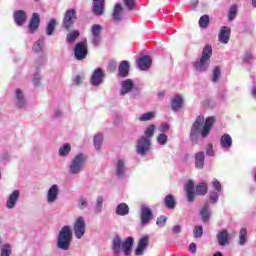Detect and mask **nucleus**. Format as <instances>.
<instances>
[{
    "label": "nucleus",
    "instance_id": "1",
    "mask_svg": "<svg viewBox=\"0 0 256 256\" xmlns=\"http://www.w3.org/2000/svg\"><path fill=\"white\" fill-rule=\"evenodd\" d=\"M214 124L215 118L213 116L206 118V120L203 116H198L190 130L191 141L193 143H197L199 135L202 137V139H207Z\"/></svg>",
    "mask_w": 256,
    "mask_h": 256
},
{
    "label": "nucleus",
    "instance_id": "2",
    "mask_svg": "<svg viewBox=\"0 0 256 256\" xmlns=\"http://www.w3.org/2000/svg\"><path fill=\"white\" fill-rule=\"evenodd\" d=\"M208 189L207 183L203 182L196 186L195 192V182L193 180H188L184 186L188 203H195L196 195H207Z\"/></svg>",
    "mask_w": 256,
    "mask_h": 256
},
{
    "label": "nucleus",
    "instance_id": "3",
    "mask_svg": "<svg viewBox=\"0 0 256 256\" xmlns=\"http://www.w3.org/2000/svg\"><path fill=\"white\" fill-rule=\"evenodd\" d=\"M133 243H135L133 237H128L124 241H121L119 236H115L112 240V251L114 255L124 253V256H130L133 249Z\"/></svg>",
    "mask_w": 256,
    "mask_h": 256
},
{
    "label": "nucleus",
    "instance_id": "4",
    "mask_svg": "<svg viewBox=\"0 0 256 256\" xmlns=\"http://www.w3.org/2000/svg\"><path fill=\"white\" fill-rule=\"evenodd\" d=\"M213 55V47L206 45L199 60L195 61L193 67L198 73H207L209 65H211V56Z\"/></svg>",
    "mask_w": 256,
    "mask_h": 256
},
{
    "label": "nucleus",
    "instance_id": "5",
    "mask_svg": "<svg viewBox=\"0 0 256 256\" xmlns=\"http://www.w3.org/2000/svg\"><path fill=\"white\" fill-rule=\"evenodd\" d=\"M72 241L73 230H71V226L66 225L62 227L57 236V248L61 251H69Z\"/></svg>",
    "mask_w": 256,
    "mask_h": 256
},
{
    "label": "nucleus",
    "instance_id": "6",
    "mask_svg": "<svg viewBox=\"0 0 256 256\" xmlns=\"http://www.w3.org/2000/svg\"><path fill=\"white\" fill-rule=\"evenodd\" d=\"M87 164V155L84 153L76 154L70 161L68 171L70 175H81Z\"/></svg>",
    "mask_w": 256,
    "mask_h": 256
},
{
    "label": "nucleus",
    "instance_id": "7",
    "mask_svg": "<svg viewBox=\"0 0 256 256\" xmlns=\"http://www.w3.org/2000/svg\"><path fill=\"white\" fill-rule=\"evenodd\" d=\"M120 85V95L125 96L128 93H131L132 99H137V97H139V89H135V83L131 79L123 80Z\"/></svg>",
    "mask_w": 256,
    "mask_h": 256
},
{
    "label": "nucleus",
    "instance_id": "8",
    "mask_svg": "<svg viewBox=\"0 0 256 256\" xmlns=\"http://www.w3.org/2000/svg\"><path fill=\"white\" fill-rule=\"evenodd\" d=\"M87 231V224L83 216H79L75 219L73 223V233L74 237L77 239H83L85 232Z\"/></svg>",
    "mask_w": 256,
    "mask_h": 256
},
{
    "label": "nucleus",
    "instance_id": "9",
    "mask_svg": "<svg viewBox=\"0 0 256 256\" xmlns=\"http://www.w3.org/2000/svg\"><path fill=\"white\" fill-rule=\"evenodd\" d=\"M87 53H89V50L87 49V39L85 38L76 44L74 48V57L77 61H83V59L87 58Z\"/></svg>",
    "mask_w": 256,
    "mask_h": 256
},
{
    "label": "nucleus",
    "instance_id": "10",
    "mask_svg": "<svg viewBox=\"0 0 256 256\" xmlns=\"http://www.w3.org/2000/svg\"><path fill=\"white\" fill-rule=\"evenodd\" d=\"M149 149H151V140L141 136L136 142V153L141 157H145L149 153Z\"/></svg>",
    "mask_w": 256,
    "mask_h": 256
},
{
    "label": "nucleus",
    "instance_id": "11",
    "mask_svg": "<svg viewBox=\"0 0 256 256\" xmlns=\"http://www.w3.org/2000/svg\"><path fill=\"white\" fill-rule=\"evenodd\" d=\"M77 21V11L75 9H68L63 17V27L69 31Z\"/></svg>",
    "mask_w": 256,
    "mask_h": 256
},
{
    "label": "nucleus",
    "instance_id": "12",
    "mask_svg": "<svg viewBox=\"0 0 256 256\" xmlns=\"http://www.w3.org/2000/svg\"><path fill=\"white\" fill-rule=\"evenodd\" d=\"M14 105L16 109H20V111H25V109L29 107L27 98H25V93H23V90L19 88L15 90Z\"/></svg>",
    "mask_w": 256,
    "mask_h": 256
},
{
    "label": "nucleus",
    "instance_id": "13",
    "mask_svg": "<svg viewBox=\"0 0 256 256\" xmlns=\"http://www.w3.org/2000/svg\"><path fill=\"white\" fill-rule=\"evenodd\" d=\"M59 193H61V188L57 184H53L46 193V201L48 205H53L57 203L59 199Z\"/></svg>",
    "mask_w": 256,
    "mask_h": 256
},
{
    "label": "nucleus",
    "instance_id": "14",
    "mask_svg": "<svg viewBox=\"0 0 256 256\" xmlns=\"http://www.w3.org/2000/svg\"><path fill=\"white\" fill-rule=\"evenodd\" d=\"M105 81V70L102 68H97L92 73L90 83L93 87H99V85H103Z\"/></svg>",
    "mask_w": 256,
    "mask_h": 256
},
{
    "label": "nucleus",
    "instance_id": "15",
    "mask_svg": "<svg viewBox=\"0 0 256 256\" xmlns=\"http://www.w3.org/2000/svg\"><path fill=\"white\" fill-rule=\"evenodd\" d=\"M115 176L118 179H123L125 175H127V160L125 159H117L115 162Z\"/></svg>",
    "mask_w": 256,
    "mask_h": 256
},
{
    "label": "nucleus",
    "instance_id": "16",
    "mask_svg": "<svg viewBox=\"0 0 256 256\" xmlns=\"http://www.w3.org/2000/svg\"><path fill=\"white\" fill-rule=\"evenodd\" d=\"M91 41L93 45H99L101 43V33H103V26L100 24H94L91 27Z\"/></svg>",
    "mask_w": 256,
    "mask_h": 256
},
{
    "label": "nucleus",
    "instance_id": "17",
    "mask_svg": "<svg viewBox=\"0 0 256 256\" xmlns=\"http://www.w3.org/2000/svg\"><path fill=\"white\" fill-rule=\"evenodd\" d=\"M153 219V211L148 206H142L140 212L141 225H149V221Z\"/></svg>",
    "mask_w": 256,
    "mask_h": 256
},
{
    "label": "nucleus",
    "instance_id": "18",
    "mask_svg": "<svg viewBox=\"0 0 256 256\" xmlns=\"http://www.w3.org/2000/svg\"><path fill=\"white\" fill-rule=\"evenodd\" d=\"M231 39V28L228 26H222L218 34V40L222 45H227Z\"/></svg>",
    "mask_w": 256,
    "mask_h": 256
},
{
    "label": "nucleus",
    "instance_id": "19",
    "mask_svg": "<svg viewBox=\"0 0 256 256\" xmlns=\"http://www.w3.org/2000/svg\"><path fill=\"white\" fill-rule=\"evenodd\" d=\"M21 196V192L19 190H14L8 196L6 201V209H15L17 207V201H19V197Z\"/></svg>",
    "mask_w": 256,
    "mask_h": 256
},
{
    "label": "nucleus",
    "instance_id": "20",
    "mask_svg": "<svg viewBox=\"0 0 256 256\" xmlns=\"http://www.w3.org/2000/svg\"><path fill=\"white\" fill-rule=\"evenodd\" d=\"M230 237L231 235L229 234V231H227L226 229L219 231L216 235L218 245H220V247H225L229 245Z\"/></svg>",
    "mask_w": 256,
    "mask_h": 256
},
{
    "label": "nucleus",
    "instance_id": "21",
    "mask_svg": "<svg viewBox=\"0 0 256 256\" xmlns=\"http://www.w3.org/2000/svg\"><path fill=\"white\" fill-rule=\"evenodd\" d=\"M92 11L94 15H103L105 11V0H93Z\"/></svg>",
    "mask_w": 256,
    "mask_h": 256
},
{
    "label": "nucleus",
    "instance_id": "22",
    "mask_svg": "<svg viewBox=\"0 0 256 256\" xmlns=\"http://www.w3.org/2000/svg\"><path fill=\"white\" fill-rule=\"evenodd\" d=\"M149 245V236H143L140 238L138 242V247L135 250L136 255H143L145 253V249H147Z\"/></svg>",
    "mask_w": 256,
    "mask_h": 256
},
{
    "label": "nucleus",
    "instance_id": "23",
    "mask_svg": "<svg viewBox=\"0 0 256 256\" xmlns=\"http://www.w3.org/2000/svg\"><path fill=\"white\" fill-rule=\"evenodd\" d=\"M13 17L18 27H23V25H25V21H27V14L23 10L15 11Z\"/></svg>",
    "mask_w": 256,
    "mask_h": 256
},
{
    "label": "nucleus",
    "instance_id": "24",
    "mask_svg": "<svg viewBox=\"0 0 256 256\" xmlns=\"http://www.w3.org/2000/svg\"><path fill=\"white\" fill-rule=\"evenodd\" d=\"M200 216L203 223H207L211 219V205L206 202L200 210Z\"/></svg>",
    "mask_w": 256,
    "mask_h": 256
},
{
    "label": "nucleus",
    "instance_id": "25",
    "mask_svg": "<svg viewBox=\"0 0 256 256\" xmlns=\"http://www.w3.org/2000/svg\"><path fill=\"white\" fill-rule=\"evenodd\" d=\"M151 57L149 56H142L139 60H138V68L140 69V71H147V69H149V67H151Z\"/></svg>",
    "mask_w": 256,
    "mask_h": 256
},
{
    "label": "nucleus",
    "instance_id": "26",
    "mask_svg": "<svg viewBox=\"0 0 256 256\" xmlns=\"http://www.w3.org/2000/svg\"><path fill=\"white\" fill-rule=\"evenodd\" d=\"M39 23H41V19L39 18V14L33 13L32 18L29 23V31L30 33H35L39 29Z\"/></svg>",
    "mask_w": 256,
    "mask_h": 256
},
{
    "label": "nucleus",
    "instance_id": "27",
    "mask_svg": "<svg viewBox=\"0 0 256 256\" xmlns=\"http://www.w3.org/2000/svg\"><path fill=\"white\" fill-rule=\"evenodd\" d=\"M233 145V138L229 134H223L220 139V147L222 149H231Z\"/></svg>",
    "mask_w": 256,
    "mask_h": 256
},
{
    "label": "nucleus",
    "instance_id": "28",
    "mask_svg": "<svg viewBox=\"0 0 256 256\" xmlns=\"http://www.w3.org/2000/svg\"><path fill=\"white\" fill-rule=\"evenodd\" d=\"M115 213L119 217H126V215L129 214V205H127V203H123V202L118 204L115 209Z\"/></svg>",
    "mask_w": 256,
    "mask_h": 256
},
{
    "label": "nucleus",
    "instance_id": "29",
    "mask_svg": "<svg viewBox=\"0 0 256 256\" xmlns=\"http://www.w3.org/2000/svg\"><path fill=\"white\" fill-rule=\"evenodd\" d=\"M113 21H116V23H119L121 19H123V7L121 4H116L112 13Z\"/></svg>",
    "mask_w": 256,
    "mask_h": 256
},
{
    "label": "nucleus",
    "instance_id": "30",
    "mask_svg": "<svg viewBox=\"0 0 256 256\" xmlns=\"http://www.w3.org/2000/svg\"><path fill=\"white\" fill-rule=\"evenodd\" d=\"M205 166V153L198 152L195 155V167L196 169H203Z\"/></svg>",
    "mask_w": 256,
    "mask_h": 256
},
{
    "label": "nucleus",
    "instance_id": "31",
    "mask_svg": "<svg viewBox=\"0 0 256 256\" xmlns=\"http://www.w3.org/2000/svg\"><path fill=\"white\" fill-rule=\"evenodd\" d=\"M183 97H181L180 95H176L174 96L172 102H171V107L174 111H179L181 109V107H183Z\"/></svg>",
    "mask_w": 256,
    "mask_h": 256
},
{
    "label": "nucleus",
    "instance_id": "32",
    "mask_svg": "<svg viewBox=\"0 0 256 256\" xmlns=\"http://www.w3.org/2000/svg\"><path fill=\"white\" fill-rule=\"evenodd\" d=\"M118 74L120 77H127L129 75V62L122 61L118 68Z\"/></svg>",
    "mask_w": 256,
    "mask_h": 256
},
{
    "label": "nucleus",
    "instance_id": "33",
    "mask_svg": "<svg viewBox=\"0 0 256 256\" xmlns=\"http://www.w3.org/2000/svg\"><path fill=\"white\" fill-rule=\"evenodd\" d=\"M69 153H71V144L64 143L59 149H58V155L59 157H69Z\"/></svg>",
    "mask_w": 256,
    "mask_h": 256
},
{
    "label": "nucleus",
    "instance_id": "34",
    "mask_svg": "<svg viewBox=\"0 0 256 256\" xmlns=\"http://www.w3.org/2000/svg\"><path fill=\"white\" fill-rule=\"evenodd\" d=\"M164 204L167 207V209H175V206L177 205V201H175V197H173V195L168 194L164 198Z\"/></svg>",
    "mask_w": 256,
    "mask_h": 256
},
{
    "label": "nucleus",
    "instance_id": "35",
    "mask_svg": "<svg viewBox=\"0 0 256 256\" xmlns=\"http://www.w3.org/2000/svg\"><path fill=\"white\" fill-rule=\"evenodd\" d=\"M45 49V37H40L33 46L34 53H41Z\"/></svg>",
    "mask_w": 256,
    "mask_h": 256
},
{
    "label": "nucleus",
    "instance_id": "36",
    "mask_svg": "<svg viewBox=\"0 0 256 256\" xmlns=\"http://www.w3.org/2000/svg\"><path fill=\"white\" fill-rule=\"evenodd\" d=\"M0 256H11L13 253V247L9 243H4L0 248Z\"/></svg>",
    "mask_w": 256,
    "mask_h": 256
},
{
    "label": "nucleus",
    "instance_id": "37",
    "mask_svg": "<svg viewBox=\"0 0 256 256\" xmlns=\"http://www.w3.org/2000/svg\"><path fill=\"white\" fill-rule=\"evenodd\" d=\"M238 13H239V7L236 4L230 6L228 11V21H235Z\"/></svg>",
    "mask_w": 256,
    "mask_h": 256
},
{
    "label": "nucleus",
    "instance_id": "38",
    "mask_svg": "<svg viewBox=\"0 0 256 256\" xmlns=\"http://www.w3.org/2000/svg\"><path fill=\"white\" fill-rule=\"evenodd\" d=\"M77 207H78V209H80V211H85V209H88L89 208V200L87 199V197L80 196L78 198Z\"/></svg>",
    "mask_w": 256,
    "mask_h": 256
},
{
    "label": "nucleus",
    "instance_id": "39",
    "mask_svg": "<svg viewBox=\"0 0 256 256\" xmlns=\"http://www.w3.org/2000/svg\"><path fill=\"white\" fill-rule=\"evenodd\" d=\"M239 245L241 247H244V245H247V228H242L239 231Z\"/></svg>",
    "mask_w": 256,
    "mask_h": 256
},
{
    "label": "nucleus",
    "instance_id": "40",
    "mask_svg": "<svg viewBox=\"0 0 256 256\" xmlns=\"http://www.w3.org/2000/svg\"><path fill=\"white\" fill-rule=\"evenodd\" d=\"M56 26H57V22L55 21V19H51L46 27V35H48V37H51V35L55 33Z\"/></svg>",
    "mask_w": 256,
    "mask_h": 256
},
{
    "label": "nucleus",
    "instance_id": "41",
    "mask_svg": "<svg viewBox=\"0 0 256 256\" xmlns=\"http://www.w3.org/2000/svg\"><path fill=\"white\" fill-rule=\"evenodd\" d=\"M103 211V196H98L96 198V203L94 206V213H96V215H99V213H101Z\"/></svg>",
    "mask_w": 256,
    "mask_h": 256
},
{
    "label": "nucleus",
    "instance_id": "42",
    "mask_svg": "<svg viewBox=\"0 0 256 256\" xmlns=\"http://www.w3.org/2000/svg\"><path fill=\"white\" fill-rule=\"evenodd\" d=\"M155 134V125L148 126L144 131V139H147L148 141H151V138Z\"/></svg>",
    "mask_w": 256,
    "mask_h": 256
},
{
    "label": "nucleus",
    "instance_id": "43",
    "mask_svg": "<svg viewBox=\"0 0 256 256\" xmlns=\"http://www.w3.org/2000/svg\"><path fill=\"white\" fill-rule=\"evenodd\" d=\"M77 37H79L78 30H73L72 32H69L66 36L67 43H75L77 40Z\"/></svg>",
    "mask_w": 256,
    "mask_h": 256
},
{
    "label": "nucleus",
    "instance_id": "44",
    "mask_svg": "<svg viewBox=\"0 0 256 256\" xmlns=\"http://www.w3.org/2000/svg\"><path fill=\"white\" fill-rule=\"evenodd\" d=\"M220 79H221V68L219 66H216L213 69L212 81L213 83H219Z\"/></svg>",
    "mask_w": 256,
    "mask_h": 256
},
{
    "label": "nucleus",
    "instance_id": "45",
    "mask_svg": "<svg viewBox=\"0 0 256 256\" xmlns=\"http://www.w3.org/2000/svg\"><path fill=\"white\" fill-rule=\"evenodd\" d=\"M198 23L201 29H207L209 27V15L205 14L201 16Z\"/></svg>",
    "mask_w": 256,
    "mask_h": 256
},
{
    "label": "nucleus",
    "instance_id": "46",
    "mask_svg": "<svg viewBox=\"0 0 256 256\" xmlns=\"http://www.w3.org/2000/svg\"><path fill=\"white\" fill-rule=\"evenodd\" d=\"M156 141L158 145H161V146L167 145V142L169 141V136H167V134L165 133L159 134L156 138Z\"/></svg>",
    "mask_w": 256,
    "mask_h": 256
},
{
    "label": "nucleus",
    "instance_id": "47",
    "mask_svg": "<svg viewBox=\"0 0 256 256\" xmlns=\"http://www.w3.org/2000/svg\"><path fill=\"white\" fill-rule=\"evenodd\" d=\"M103 143V135L97 134L94 136V147L97 151L101 149V145Z\"/></svg>",
    "mask_w": 256,
    "mask_h": 256
},
{
    "label": "nucleus",
    "instance_id": "48",
    "mask_svg": "<svg viewBox=\"0 0 256 256\" xmlns=\"http://www.w3.org/2000/svg\"><path fill=\"white\" fill-rule=\"evenodd\" d=\"M151 119H155V112H146L139 117V121H151Z\"/></svg>",
    "mask_w": 256,
    "mask_h": 256
},
{
    "label": "nucleus",
    "instance_id": "49",
    "mask_svg": "<svg viewBox=\"0 0 256 256\" xmlns=\"http://www.w3.org/2000/svg\"><path fill=\"white\" fill-rule=\"evenodd\" d=\"M195 239H201L203 237V226L198 225L194 227L193 230Z\"/></svg>",
    "mask_w": 256,
    "mask_h": 256
},
{
    "label": "nucleus",
    "instance_id": "50",
    "mask_svg": "<svg viewBox=\"0 0 256 256\" xmlns=\"http://www.w3.org/2000/svg\"><path fill=\"white\" fill-rule=\"evenodd\" d=\"M209 199H210V203H213L214 205H216V203L219 201V192H217L215 190L210 191Z\"/></svg>",
    "mask_w": 256,
    "mask_h": 256
},
{
    "label": "nucleus",
    "instance_id": "51",
    "mask_svg": "<svg viewBox=\"0 0 256 256\" xmlns=\"http://www.w3.org/2000/svg\"><path fill=\"white\" fill-rule=\"evenodd\" d=\"M123 3L128 11H133V9H135V0H123Z\"/></svg>",
    "mask_w": 256,
    "mask_h": 256
},
{
    "label": "nucleus",
    "instance_id": "52",
    "mask_svg": "<svg viewBox=\"0 0 256 256\" xmlns=\"http://www.w3.org/2000/svg\"><path fill=\"white\" fill-rule=\"evenodd\" d=\"M212 187H213L214 191H217L219 193L223 189V187L221 186V182H219V180H217V179L212 180Z\"/></svg>",
    "mask_w": 256,
    "mask_h": 256
},
{
    "label": "nucleus",
    "instance_id": "53",
    "mask_svg": "<svg viewBox=\"0 0 256 256\" xmlns=\"http://www.w3.org/2000/svg\"><path fill=\"white\" fill-rule=\"evenodd\" d=\"M165 223H167V218L165 216H160L156 220V225H158V227H165Z\"/></svg>",
    "mask_w": 256,
    "mask_h": 256
},
{
    "label": "nucleus",
    "instance_id": "54",
    "mask_svg": "<svg viewBox=\"0 0 256 256\" xmlns=\"http://www.w3.org/2000/svg\"><path fill=\"white\" fill-rule=\"evenodd\" d=\"M32 83L33 85H35V87H37L38 85H41V74H34Z\"/></svg>",
    "mask_w": 256,
    "mask_h": 256
},
{
    "label": "nucleus",
    "instance_id": "55",
    "mask_svg": "<svg viewBox=\"0 0 256 256\" xmlns=\"http://www.w3.org/2000/svg\"><path fill=\"white\" fill-rule=\"evenodd\" d=\"M206 155L208 157H213L215 155V152L213 151V144H208L206 147Z\"/></svg>",
    "mask_w": 256,
    "mask_h": 256
},
{
    "label": "nucleus",
    "instance_id": "56",
    "mask_svg": "<svg viewBox=\"0 0 256 256\" xmlns=\"http://www.w3.org/2000/svg\"><path fill=\"white\" fill-rule=\"evenodd\" d=\"M158 129L161 131V133H167L170 129V126L167 123H163Z\"/></svg>",
    "mask_w": 256,
    "mask_h": 256
},
{
    "label": "nucleus",
    "instance_id": "57",
    "mask_svg": "<svg viewBox=\"0 0 256 256\" xmlns=\"http://www.w3.org/2000/svg\"><path fill=\"white\" fill-rule=\"evenodd\" d=\"M83 79H85L83 76L78 75L73 79L74 85H81Z\"/></svg>",
    "mask_w": 256,
    "mask_h": 256
},
{
    "label": "nucleus",
    "instance_id": "58",
    "mask_svg": "<svg viewBox=\"0 0 256 256\" xmlns=\"http://www.w3.org/2000/svg\"><path fill=\"white\" fill-rule=\"evenodd\" d=\"M253 58V56L251 55V53H246L244 56H243V61L245 63H249V61H251V59Z\"/></svg>",
    "mask_w": 256,
    "mask_h": 256
},
{
    "label": "nucleus",
    "instance_id": "59",
    "mask_svg": "<svg viewBox=\"0 0 256 256\" xmlns=\"http://www.w3.org/2000/svg\"><path fill=\"white\" fill-rule=\"evenodd\" d=\"M189 251L192 253H197V245L195 243H191L189 245Z\"/></svg>",
    "mask_w": 256,
    "mask_h": 256
},
{
    "label": "nucleus",
    "instance_id": "60",
    "mask_svg": "<svg viewBox=\"0 0 256 256\" xmlns=\"http://www.w3.org/2000/svg\"><path fill=\"white\" fill-rule=\"evenodd\" d=\"M54 117H55L56 119H59V117H63V111H61V110H59V109L55 110V111H54Z\"/></svg>",
    "mask_w": 256,
    "mask_h": 256
},
{
    "label": "nucleus",
    "instance_id": "61",
    "mask_svg": "<svg viewBox=\"0 0 256 256\" xmlns=\"http://www.w3.org/2000/svg\"><path fill=\"white\" fill-rule=\"evenodd\" d=\"M172 233L177 234V233H181V226L176 225L172 228Z\"/></svg>",
    "mask_w": 256,
    "mask_h": 256
},
{
    "label": "nucleus",
    "instance_id": "62",
    "mask_svg": "<svg viewBox=\"0 0 256 256\" xmlns=\"http://www.w3.org/2000/svg\"><path fill=\"white\" fill-rule=\"evenodd\" d=\"M1 159L2 161H9V153L7 152L2 153Z\"/></svg>",
    "mask_w": 256,
    "mask_h": 256
},
{
    "label": "nucleus",
    "instance_id": "63",
    "mask_svg": "<svg viewBox=\"0 0 256 256\" xmlns=\"http://www.w3.org/2000/svg\"><path fill=\"white\" fill-rule=\"evenodd\" d=\"M197 5H199V0H192V1H191V7H192L193 9H195V7H197Z\"/></svg>",
    "mask_w": 256,
    "mask_h": 256
},
{
    "label": "nucleus",
    "instance_id": "64",
    "mask_svg": "<svg viewBox=\"0 0 256 256\" xmlns=\"http://www.w3.org/2000/svg\"><path fill=\"white\" fill-rule=\"evenodd\" d=\"M251 95L253 97V99H256V86H253L251 89Z\"/></svg>",
    "mask_w": 256,
    "mask_h": 256
}]
</instances>
